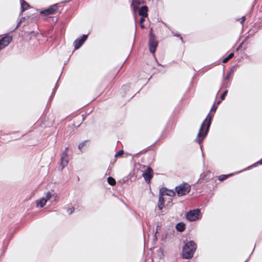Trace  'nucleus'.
<instances>
[{
  "label": "nucleus",
  "instance_id": "obj_1",
  "mask_svg": "<svg viewBox=\"0 0 262 262\" xmlns=\"http://www.w3.org/2000/svg\"><path fill=\"white\" fill-rule=\"evenodd\" d=\"M213 116V114L209 113L207 115L206 119L201 124L197 137L194 140L195 142L201 144L203 142L209 132Z\"/></svg>",
  "mask_w": 262,
  "mask_h": 262
},
{
  "label": "nucleus",
  "instance_id": "obj_2",
  "mask_svg": "<svg viewBox=\"0 0 262 262\" xmlns=\"http://www.w3.org/2000/svg\"><path fill=\"white\" fill-rule=\"evenodd\" d=\"M196 245L192 241L186 243L182 250L183 257L185 259L191 258L196 250Z\"/></svg>",
  "mask_w": 262,
  "mask_h": 262
},
{
  "label": "nucleus",
  "instance_id": "obj_3",
  "mask_svg": "<svg viewBox=\"0 0 262 262\" xmlns=\"http://www.w3.org/2000/svg\"><path fill=\"white\" fill-rule=\"evenodd\" d=\"M201 217V211L199 209L189 210L186 215L187 220L190 222L195 221Z\"/></svg>",
  "mask_w": 262,
  "mask_h": 262
},
{
  "label": "nucleus",
  "instance_id": "obj_4",
  "mask_svg": "<svg viewBox=\"0 0 262 262\" xmlns=\"http://www.w3.org/2000/svg\"><path fill=\"white\" fill-rule=\"evenodd\" d=\"M178 196H183L189 192L190 186L187 184H182L176 187Z\"/></svg>",
  "mask_w": 262,
  "mask_h": 262
},
{
  "label": "nucleus",
  "instance_id": "obj_5",
  "mask_svg": "<svg viewBox=\"0 0 262 262\" xmlns=\"http://www.w3.org/2000/svg\"><path fill=\"white\" fill-rule=\"evenodd\" d=\"M148 45L150 52L153 54L155 53L158 46V42L156 40L155 35L151 33H150Z\"/></svg>",
  "mask_w": 262,
  "mask_h": 262
},
{
  "label": "nucleus",
  "instance_id": "obj_6",
  "mask_svg": "<svg viewBox=\"0 0 262 262\" xmlns=\"http://www.w3.org/2000/svg\"><path fill=\"white\" fill-rule=\"evenodd\" d=\"M69 163V157L68 154L65 151H63L61 155L60 164L58 167V169L62 171L63 169L67 166Z\"/></svg>",
  "mask_w": 262,
  "mask_h": 262
},
{
  "label": "nucleus",
  "instance_id": "obj_7",
  "mask_svg": "<svg viewBox=\"0 0 262 262\" xmlns=\"http://www.w3.org/2000/svg\"><path fill=\"white\" fill-rule=\"evenodd\" d=\"M88 38V34L83 35L81 37L77 38L73 43L74 48L77 50L84 43Z\"/></svg>",
  "mask_w": 262,
  "mask_h": 262
},
{
  "label": "nucleus",
  "instance_id": "obj_8",
  "mask_svg": "<svg viewBox=\"0 0 262 262\" xmlns=\"http://www.w3.org/2000/svg\"><path fill=\"white\" fill-rule=\"evenodd\" d=\"M153 170L150 167H147L145 171L142 173V176L147 183H150L153 177Z\"/></svg>",
  "mask_w": 262,
  "mask_h": 262
},
{
  "label": "nucleus",
  "instance_id": "obj_9",
  "mask_svg": "<svg viewBox=\"0 0 262 262\" xmlns=\"http://www.w3.org/2000/svg\"><path fill=\"white\" fill-rule=\"evenodd\" d=\"M58 8L57 4L53 5L50 6L48 9L40 11V13L41 14L49 15L53 14Z\"/></svg>",
  "mask_w": 262,
  "mask_h": 262
},
{
  "label": "nucleus",
  "instance_id": "obj_10",
  "mask_svg": "<svg viewBox=\"0 0 262 262\" xmlns=\"http://www.w3.org/2000/svg\"><path fill=\"white\" fill-rule=\"evenodd\" d=\"M159 194H162L163 196L164 195L172 196L175 194V192L173 190L168 189L166 187H162L160 190Z\"/></svg>",
  "mask_w": 262,
  "mask_h": 262
},
{
  "label": "nucleus",
  "instance_id": "obj_11",
  "mask_svg": "<svg viewBox=\"0 0 262 262\" xmlns=\"http://www.w3.org/2000/svg\"><path fill=\"white\" fill-rule=\"evenodd\" d=\"M12 37L10 36H6L5 37H2L0 39V43L1 45H2V47L5 48L7 47L10 41L12 40Z\"/></svg>",
  "mask_w": 262,
  "mask_h": 262
},
{
  "label": "nucleus",
  "instance_id": "obj_12",
  "mask_svg": "<svg viewBox=\"0 0 262 262\" xmlns=\"http://www.w3.org/2000/svg\"><path fill=\"white\" fill-rule=\"evenodd\" d=\"M143 3V0H133L131 6L133 7V11L135 12L139 9V6Z\"/></svg>",
  "mask_w": 262,
  "mask_h": 262
},
{
  "label": "nucleus",
  "instance_id": "obj_13",
  "mask_svg": "<svg viewBox=\"0 0 262 262\" xmlns=\"http://www.w3.org/2000/svg\"><path fill=\"white\" fill-rule=\"evenodd\" d=\"M148 8L146 6H142L138 9L139 15L141 16L146 17L147 16Z\"/></svg>",
  "mask_w": 262,
  "mask_h": 262
},
{
  "label": "nucleus",
  "instance_id": "obj_14",
  "mask_svg": "<svg viewBox=\"0 0 262 262\" xmlns=\"http://www.w3.org/2000/svg\"><path fill=\"white\" fill-rule=\"evenodd\" d=\"M165 200L162 194L159 195V201L158 203V207L159 210H162L164 207Z\"/></svg>",
  "mask_w": 262,
  "mask_h": 262
},
{
  "label": "nucleus",
  "instance_id": "obj_15",
  "mask_svg": "<svg viewBox=\"0 0 262 262\" xmlns=\"http://www.w3.org/2000/svg\"><path fill=\"white\" fill-rule=\"evenodd\" d=\"M47 202V201L45 199V197H42L36 200V206L38 207L42 208L46 205Z\"/></svg>",
  "mask_w": 262,
  "mask_h": 262
},
{
  "label": "nucleus",
  "instance_id": "obj_16",
  "mask_svg": "<svg viewBox=\"0 0 262 262\" xmlns=\"http://www.w3.org/2000/svg\"><path fill=\"white\" fill-rule=\"evenodd\" d=\"M176 228L179 232H183L185 229V224L182 222L178 223L176 226Z\"/></svg>",
  "mask_w": 262,
  "mask_h": 262
},
{
  "label": "nucleus",
  "instance_id": "obj_17",
  "mask_svg": "<svg viewBox=\"0 0 262 262\" xmlns=\"http://www.w3.org/2000/svg\"><path fill=\"white\" fill-rule=\"evenodd\" d=\"M20 5H21V13L26 10L28 7H29V5L24 0H20Z\"/></svg>",
  "mask_w": 262,
  "mask_h": 262
},
{
  "label": "nucleus",
  "instance_id": "obj_18",
  "mask_svg": "<svg viewBox=\"0 0 262 262\" xmlns=\"http://www.w3.org/2000/svg\"><path fill=\"white\" fill-rule=\"evenodd\" d=\"M236 66H233L230 70L228 72L226 76L224 78V80H228L229 79L230 75H231L234 72V69H235Z\"/></svg>",
  "mask_w": 262,
  "mask_h": 262
},
{
  "label": "nucleus",
  "instance_id": "obj_19",
  "mask_svg": "<svg viewBox=\"0 0 262 262\" xmlns=\"http://www.w3.org/2000/svg\"><path fill=\"white\" fill-rule=\"evenodd\" d=\"M87 142H88V141L86 140V141H84L79 144L78 147V149L79 150V152H78L77 154H80V153H82L83 152V150H82L83 147L85 145V144Z\"/></svg>",
  "mask_w": 262,
  "mask_h": 262
},
{
  "label": "nucleus",
  "instance_id": "obj_20",
  "mask_svg": "<svg viewBox=\"0 0 262 262\" xmlns=\"http://www.w3.org/2000/svg\"><path fill=\"white\" fill-rule=\"evenodd\" d=\"M107 182L111 186H114L116 184V180L112 177H109L107 178Z\"/></svg>",
  "mask_w": 262,
  "mask_h": 262
},
{
  "label": "nucleus",
  "instance_id": "obj_21",
  "mask_svg": "<svg viewBox=\"0 0 262 262\" xmlns=\"http://www.w3.org/2000/svg\"><path fill=\"white\" fill-rule=\"evenodd\" d=\"M231 175H232V174L220 175L218 179H219V180H220L221 181H223L226 180V179H227L229 176H230Z\"/></svg>",
  "mask_w": 262,
  "mask_h": 262
},
{
  "label": "nucleus",
  "instance_id": "obj_22",
  "mask_svg": "<svg viewBox=\"0 0 262 262\" xmlns=\"http://www.w3.org/2000/svg\"><path fill=\"white\" fill-rule=\"evenodd\" d=\"M234 56L233 53H230L226 58H225L223 61L222 62L225 63L227 62L230 59H231L233 56Z\"/></svg>",
  "mask_w": 262,
  "mask_h": 262
},
{
  "label": "nucleus",
  "instance_id": "obj_23",
  "mask_svg": "<svg viewBox=\"0 0 262 262\" xmlns=\"http://www.w3.org/2000/svg\"><path fill=\"white\" fill-rule=\"evenodd\" d=\"M57 88H58V84H57V83H56L54 89L53 90L51 96L50 97V100H51L53 98Z\"/></svg>",
  "mask_w": 262,
  "mask_h": 262
},
{
  "label": "nucleus",
  "instance_id": "obj_24",
  "mask_svg": "<svg viewBox=\"0 0 262 262\" xmlns=\"http://www.w3.org/2000/svg\"><path fill=\"white\" fill-rule=\"evenodd\" d=\"M51 198H52V194L50 192L48 191L46 194L45 199L47 201H48V200H50Z\"/></svg>",
  "mask_w": 262,
  "mask_h": 262
},
{
  "label": "nucleus",
  "instance_id": "obj_25",
  "mask_svg": "<svg viewBox=\"0 0 262 262\" xmlns=\"http://www.w3.org/2000/svg\"><path fill=\"white\" fill-rule=\"evenodd\" d=\"M228 93V90H225L221 95V100H224L225 96L227 95Z\"/></svg>",
  "mask_w": 262,
  "mask_h": 262
},
{
  "label": "nucleus",
  "instance_id": "obj_26",
  "mask_svg": "<svg viewBox=\"0 0 262 262\" xmlns=\"http://www.w3.org/2000/svg\"><path fill=\"white\" fill-rule=\"evenodd\" d=\"M129 89V85L127 84L123 85L122 86V90L124 91L125 92L128 91Z\"/></svg>",
  "mask_w": 262,
  "mask_h": 262
},
{
  "label": "nucleus",
  "instance_id": "obj_27",
  "mask_svg": "<svg viewBox=\"0 0 262 262\" xmlns=\"http://www.w3.org/2000/svg\"><path fill=\"white\" fill-rule=\"evenodd\" d=\"M124 151L123 150H119L118 152L115 154V157H118L122 155L123 154Z\"/></svg>",
  "mask_w": 262,
  "mask_h": 262
},
{
  "label": "nucleus",
  "instance_id": "obj_28",
  "mask_svg": "<svg viewBox=\"0 0 262 262\" xmlns=\"http://www.w3.org/2000/svg\"><path fill=\"white\" fill-rule=\"evenodd\" d=\"M74 210H75L74 208V207H72L71 208H69L67 210V212H68V213L69 214H72L74 211Z\"/></svg>",
  "mask_w": 262,
  "mask_h": 262
},
{
  "label": "nucleus",
  "instance_id": "obj_29",
  "mask_svg": "<svg viewBox=\"0 0 262 262\" xmlns=\"http://www.w3.org/2000/svg\"><path fill=\"white\" fill-rule=\"evenodd\" d=\"M217 106L213 105L212 106V107H211V108L210 110V111L215 112L216 111V109H217Z\"/></svg>",
  "mask_w": 262,
  "mask_h": 262
},
{
  "label": "nucleus",
  "instance_id": "obj_30",
  "mask_svg": "<svg viewBox=\"0 0 262 262\" xmlns=\"http://www.w3.org/2000/svg\"><path fill=\"white\" fill-rule=\"evenodd\" d=\"M22 23V20H19V21H18V23H17V26H16V27L14 28V31H15V30H16L17 29V28H18L20 24H21Z\"/></svg>",
  "mask_w": 262,
  "mask_h": 262
},
{
  "label": "nucleus",
  "instance_id": "obj_31",
  "mask_svg": "<svg viewBox=\"0 0 262 262\" xmlns=\"http://www.w3.org/2000/svg\"><path fill=\"white\" fill-rule=\"evenodd\" d=\"M145 17H143V16H141L140 19V24H143V22L145 21Z\"/></svg>",
  "mask_w": 262,
  "mask_h": 262
},
{
  "label": "nucleus",
  "instance_id": "obj_32",
  "mask_svg": "<svg viewBox=\"0 0 262 262\" xmlns=\"http://www.w3.org/2000/svg\"><path fill=\"white\" fill-rule=\"evenodd\" d=\"M245 19H246V17L245 16L242 17V18H241V24H243Z\"/></svg>",
  "mask_w": 262,
  "mask_h": 262
},
{
  "label": "nucleus",
  "instance_id": "obj_33",
  "mask_svg": "<svg viewBox=\"0 0 262 262\" xmlns=\"http://www.w3.org/2000/svg\"><path fill=\"white\" fill-rule=\"evenodd\" d=\"M174 36L179 37L180 39L183 41V38L180 36V35L174 34L173 35Z\"/></svg>",
  "mask_w": 262,
  "mask_h": 262
},
{
  "label": "nucleus",
  "instance_id": "obj_34",
  "mask_svg": "<svg viewBox=\"0 0 262 262\" xmlns=\"http://www.w3.org/2000/svg\"><path fill=\"white\" fill-rule=\"evenodd\" d=\"M256 164H259V165H262V158L259 161H258Z\"/></svg>",
  "mask_w": 262,
  "mask_h": 262
},
{
  "label": "nucleus",
  "instance_id": "obj_35",
  "mask_svg": "<svg viewBox=\"0 0 262 262\" xmlns=\"http://www.w3.org/2000/svg\"><path fill=\"white\" fill-rule=\"evenodd\" d=\"M244 44V41H242V42L239 45V46L237 48V50L241 48H242L243 45Z\"/></svg>",
  "mask_w": 262,
  "mask_h": 262
},
{
  "label": "nucleus",
  "instance_id": "obj_36",
  "mask_svg": "<svg viewBox=\"0 0 262 262\" xmlns=\"http://www.w3.org/2000/svg\"><path fill=\"white\" fill-rule=\"evenodd\" d=\"M140 27L141 28L143 29L144 28V25L143 24H140Z\"/></svg>",
  "mask_w": 262,
  "mask_h": 262
},
{
  "label": "nucleus",
  "instance_id": "obj_37",
  "mask_svg": "<svg viewBox=\"0 0 262 262\" xmlns=\"http://www.w3.org/2000/svg\"><path fill=\"white\" fill-rule=\"evenodd\" d=\"M159 227V226L158 225L157 226V230H156V233H157L158 232Z\"/></svg>",
  "mask_w": 262,
  "mask_h": 262
},
{
  "label": "nucleus",
  "instance_id": "obj_38",
  "mask_svg": "<svg viewBox=\"0 0 262 262\" xmlns=\"http://www.w3.org/2000/svg\"><path fill=\"white\" fill-rule=\"evenodd\" d=\"M25 17H21V18H20V20H22V22H23V21L25 20Z\"/></svg>",
  "mask_w": 262,
  "mask_h": 262
},
{
  "label": "nucleus",
  "instance_id": "obj_39",
  "mask_svg": "<svg viewBox=\"0 0 262 262\" xmlns=\"http://www.w3.org/2000/svg\"><path fill=\"white\" fill-rule=\"evenodd\" d=\"M247 38H248V37H246L244 39V40L243 41H244V42L247 40Z\"/></svg>",
  "mask_w": 262,
  "mask_h": 262
},
{
  "label": "nucleus",
  "instance_id": "obj_40",
  "mask_svg": "<svg viewBox=\"0 0 262 262\" xmlns=\"http://www.w3.org/2000/svg\"><path fill=\"white\" fill-rule=\"evenodd\" d=\"M68 147H67L65 148V149H64V151H65L67 152V151L68 150Z\"/></svg>",
  "mask_w": 262,
  "mask_h": 262
},
{
  "label": "nucleus",
  "instance_id": "obj_41",
  "mask_svg": "<svg viewBox=\"0 0 262 262\" xmlns=\"http://www.w3.org/2000/svg\"><path fill=\"white\" fill-rule=\"evenodd\" d=\"M158 64L159 66H161V64H160V63H158Z\"/></svg>",
  "mask_w": 262,
  "mask_h": 262
},
{
  "label": "nucleus",
  "instance_id": "obj_42",
  "mask_svg": "<svg viewBox=\"0 0 262 262\" xmlns=\"http://www.w3.org/2000/svg\"><path fill=\"white\" fill-rule=\"evenodd\" d=\"M250 257H251V255H249V257H248V259H249Z\"/></svg>",
  "mask_w": 262,
  "mask_h": 262
},
{
  "label": "nucleus",
  "instance_id": "obj_43",
  "mask_svg": "<svg viewBox=\"0 0 262 262\" xmlns=\"http://www.w3.org/2000/svg\"><path fill=\"white\" fill-rule=\"evenodd\" d=\"M250 257H251V255H249V257H248V259H249Z\"/></svg>",
  "mask_w": 262,
  "mask_h": 262
},
{
  "label": "nucleus",
  "instance_id": "obj_44",
  "mask_svg": "<svg viewBox=\"0 0 262 262\" xmlns=\"http://www.w3.org/2000/svg\"><path fill=\"white\" fill-rule=\"evenodd\" d=\"M250 257H251V255H249V257H248V259H249Z\"/></svg>",
  "mask_w": 262,
  "mask_h": 262
},
{
  "label": "nucleus",
  "instance_id": "obj_45",
  "mask_svg": "<svg viewBox=\"0 0 262 262\" xmlns=\"http://www.w3.org/2000/svg\"><path fill=\"white\" fill-rule=\"evenodd\" d=\"M250 257H251V255H249V257H248V259H249Z\"/></svg>",
  "mask_w": 262,
  "mask_h": 262
},
{
  "label": "nucleus",
  "instance_id": "obj_46",
  "mask_svg": "<svg viewBox=\"0 0 262 262\" xmlns=\"http://www.w3.org/2000/svg\"><path fill=\"white\" fill-rule=\"evenodd\" d=\"M247 260H248V259H247V260H246L245 262H247Z\"/></svg>",
  "mask_w": 262,
  "mask_h": 262
}]
</instances>
